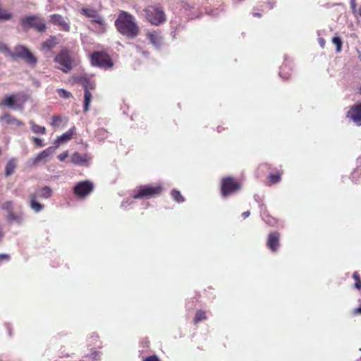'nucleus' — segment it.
Wrapping results in <instances>:
<instances>
[{"instance_id":"1","label":"nucleus","mask_w":361,"mask_h":361,"mask_svg":"<svg viewBox=\"0 0 361 361\" xmlns=\"http://www.w3.org/2000/svg\"><path fill=\"white\" fill-rule=\"evenodd\" d=\"M115 26L119 33L130 39L135 38L140 32L135 17L126 11L119 13Z\"/></svg>"},{"instance_id":"2","label":"nucleus","mask_w":361,"mask_h":361,"mask_svg":"<svg viewBox=\"0 0 361 361\" xmlns=\"http://www.w3.org/2000/svg\"><path fill=\"white\" fill-rule=\"evenodd\" d=\"M164 188L161 184L143 185L137 188L133 191V199L147 200L154 198L161 195Z\"/></svg>"},{"instance_id":"3","label":"nucleus","mask_w":361,"mask_h":361,"mask_svg":"<svg viewBox=\"0 0 361 361\" xmlns=\"http://www.w3.org/2000/svg\"><path fill=\"white\" fill-rule=\"evenodd\" d=\"M90 59L92 66L104 70L111 69L114 65L112 59L106 51H94L90 55Z\"/></svg>"},{"instance_id":"4","label":"nucleus","mask_w":361,"mask_h":361,"mask_svg":"<svg viewBox=\"0 0 361 361\" xmlns=\"http://www.w3.org/2000/svg\"><path fill=\"white\" fill-rule=\"evenodd\" d=\"M20 25L24 31H27L29 29L33 28L38 32H44L47 30L44 20L37 15L22 18L20 19Z\"/></svg>"},{"instance_id":"5","label":"nucleus","mask_w":361,"mask_h":361,"mask_svg":"<svg viewBox=\"0 0 361 361\" xmlns=\"http://www.w3.org/2000/svg\"><path fill=\"white\" fill-rule=\"evenodd\" d=\"M241 188L240 182L235 178L226 176L221 179L220 191L223 197H227L239 191Z\"/></svg>"},{"instance_id":"6","label":"nucleus","mask_w":361,"mask_h":361,"mask_svg":"<svg viewBox=\"0 0 361 361\" xmlns=\"http://www.w3.org/2000/svg\"><path fill=\"white\" fill-rule=\"evenodd\" d=\"M8 55L13 59L20 58L30 65L35 66L37 63V58L30 52V51L25 46H17L15 47L14 51H11L8 49Z\"/></svg>"},{"instance_id":"7","label":"nucleus","mask_w":361,"mask_h":361,"mask_svg":"<svg viewBox=\"0 0 361 361\" xmlns=\"http://www.w3.org/2000/svg\"><path fill=\"white\" fill-rule=\"evenodd\" d=\"M80 13L87 18H91L92 23L98 24V30L99 32L104 33L106 31V23L95 8L84 7L80 10Z\"/></svg>"},{"instance_id":"8","label":"nucleus","mask_w":361,"mask_h":361,"mask_svg":"<svg viewBox=\"0 0 361 361\" xmlns=\"http://www.w3.org/2000/svg\"><path fill=\"white\" fill-rule=\"evenodd\" d=\"M146 18L152 25H159L166 20V15L162 8L157 6H149L145 9Z\"/></svg>"},{"instance_id":"9","label":"nucleus","mask_w":361,"mask_h":361,"mask_svg":"<svg viewBox=\"0 0 361 361\" xmlns=\"http://www.w3.org/2000/svg\"><path fill=\"white\" fill-rule=\"evenodd\" d=\"M94 183L89 180L78 182L73 188V194L79 199L84 200L94 190Z\"/></svg>"},{"instance_id":"10","label":"nucleus","mask_w":361,"mask_h":361,"mask_svg":"<svg viewBox=\"0 0 361 361\" xmlns=\"http://www.w3.org/2000/svg\"><path fill=\"white\" fill-rule=\"evenodd\" d=\"M54 61L60 64L59 68L63 72L68 73L73 68V59L71 51L66 49L61 50L56 56Z\"/></svg>"},{"instance_id":"11","label":"nucleus","mask_w":361,"mask_h":361,"mask_svg":"<svg viewBox=\"0 0 361 361\" xmlns=\"http://www.w3.org/2000/svg\"><path fill=\"white\" fill-rule=\"evenodd\" d=\"M1 208L8 212L7 219L10 222H16L20 224L23 221V213L16 214L13 212V202L12 201H6L2 204Z\"/></svg>"},{"instance_id":"12","label":"nucleus","mask_w":361,"mask_h":361,"mask_svg":"<svg viewBox=\"0 0 361 361\" xmlns=\"http://www.w3.org/2000/svg\"><path fill=\"white\" fill-rule=\"evenodd\" d=\"M281 234L277 231L271 232L268 235L267 246L273 252L278 251L280 246Z\"/></svg>"},{"instance_id":"13","label":"nucleus","mask_w":361,"mask_h":361,"mask_svg":"<svg viewBox=\"0 0 361 361\" xmlns=\"http://www.w3.org/2000/svg\"><path fill=\"white\" fill-rule=\"evenodd\" d=\"M50 22L55 25H58L59 29L64 32H69L70 23L67 22L60 14H52L50 16Z\"/></svg>"},{"instance_id":"14","label":"nucleus","mask_w":361,"mask_h":361,"mask_svg":"<svg viewBox=\"0 0 361 361\" xmlns=\"http://www.w3.org/2000/svg\"><path fill=\"white\" fill-rule=\"evenodd\" d=\"M347 117L350 118L356 125L361 126V102L350 109L347 113Z\"/></svg>"},{"instance_id":"15","label":"nucleus","mask_w":361,"mask_h":361,"mask_svg":"<svg viewBox=\"0 0 361 361\" xmlns=\"http://www.w3.org/2000/svg\"><path fill=\"white\" fill-rule=\"evenodd\" d=\"M19 98V94H8L0 103V106H6L10 109H16L17 107V102Z\"/></svg>"},{"instance_id":"16","label":"nucleus","mask_w":361,"mask_h":361,"mask_svg":"<svg viewBox=\"0 0 361 361\" xmlns=\"http://www.w3.org/2000/svg\"><path fill=\"white\" fill-rule=\"evenodd\" d=\"M71 161L75 165H84L88 162L87 154L74 152L71 156Z\"/></svg>"},{"instance_id":"17","label":"nucleus","mask_w":361,"mask_h":361,"mask_svg":"<svg viewBox=\"0 0 361 361\" xmlns=\"http://www.w3.org/2000/svg\"><path fill=\"white\" fill-rule=\"evenodd\" d=\"M146 36L147 38L149 40L150 43L155 47H159L161 46L162 42V37L158 32H147Z\"/></svg>"},{"instance_id":"18","label":"nucleus","mask_w":361,"mask_h":361,"mask_svg":"<svg viewBox=\"0 0 361 361\" xmlns=\"http://www.w3.org/2000/svg\"><path fill=\"white\" fill-rule=\"evenodd\" d=\"M0 121L4 122L7 125H16L17 126H21L23 125V123L21 121L17 119L8 113H5L0 116Z\"/></svg>"},{"instance_id":"19","label":"nucleus","mask_w":361,"mask_h":361,"mask_svg":"<svg viewBox=\"0 0 361 361\" xmlns=\"http://www.w3.org/2000/svg\"><path fill=\"white\" fill-rule=\"evenodd\" d=\"M75 128L73 126L70 128L67 132L63 133L61 136L58 137L56 140V143L59 145L61 144H63L69 140H71L73 137V135L75 133Z\"/></svg>"},{"instance_id":"20","label":"nucleus","mask_w":361,"mask_h":361,"mask_svg":"<svg viewBox=\"0 0 361 361\" xmlns=\"http://www.w3.org/2000/svg\"><path fill=\"white\" fill-rule=\"evenodd\" d=\"M56 149V147H49L43 150L42 152L37 155L34 160V164H38L41 161L44 160L45 159L49 157L51 154H52L54 152Z\"/></svg>"},{"instance_id":"21","label":"nucleus","mask_w":361,"mask_h":361,"mask_svg":"<svg viewBox=\"0 0 361 361\" xmlns=\"http://www.w3.org/2000/svg\"><path fill=\"white\" fill-rule=\"evenodd\" d=\"M58 44L56 36H50L47 40L42 44V49L51 50Z\"/></svg>"},{"instance_id":"22","label":"nucleus","mask_w":361,"mask_h":361,"mask_svg":"<svg viewBox=\"0 0 361 361\" xmlns=\"http://www.w3.org/2000/svg\"><path fill=\"white\" fill-rule=\"evenodd\" d=\"M30 207L36 212H40L43 208L44 205L37 201V195L35 193L30 195Z\"/></svg>"},{"instance_id":"23","label":"nucleus","mask_w":361,"mask_h":361,"mask_svg":"<svg viewBox=\"0 0 361 361\" xmlns=\"http://www.w3.org/2000/svg\"><path fill=\"white\" fill-rule=\"evenodd\" d=\"M29 124L31 128V130L35 134H46V128L44 126H39L35 123L34 121H30Z\"/></svg>"},{"instance_id":"24","label":"nucleus","mask_w":361,"mask_h":361,"mask_svg":"<svg viewBox=\"0 0 361 361\" xmlns=\"http://www.w3.org/2000/svg\"><path fill=\"white\" fill-rule=\"evenodd\" d=\"M92 99V95L90 91H85L84 92V105L83 111L87 112L90 109V105Z\"/></svg>"},{"instance_id":"25","label":"nucleus","mask_w":361,"mask_h":361,"mask_svg":"<svg viewBox=\"0 0 361 361\" xmlns=\"http://www.w3.org/2000/svg\"><path fill=\"white\" fill-rule=\"evenodd\" d=\"M206 319H207L206 312L202 310H199L196 312V313L195 314V317L193 319L194 324L196 325L200 322L205 320Z\"/></svg>"},{"instance_id":"26","label":"nucleus","mask_w":361,"mask_h":361,"mask_svg":"<svg viewBox=\"0 0 361 361\" xmlns=\"http://www.w3.org/2000/svg\"><path fill=\"white\" fill-rule=\"evenodd\" d=\"M16 166V163H15L14 160H13V159L10 160L6 164V167H5V175H6V176H11L14 172Z\"/></svg>"},{"instance_id":"27","label":"nucleus","mask_w":361,"mask_h":361,"mask_svg":"<svg viewBox=\"0 0 361 361\" xmlns=\"http://www.w3.org/2000/svg\"><path fill=\"white\" fill-rule=\"evenodd\" d=\"M37 192H38V195L39 197H44V198H49L51 197L52 191H51V188H49L48 186H44V187L39 189Z\"/></svg>"},{"instance_id":"28","label":"nucleus","mask_w":361,"mask_h":361,"mask_svg":"<svg viewBox=\"0 0 361 361\" xmlns=\"http://www.w3.org/2000/svg\"><path fill=\"white\" fill-rule=\"evenodd\" d=\"M172 198L177 202L181 203L185 201V198L180 194V192L176 189H173L171 192Z\"/></svg>"},{"instance_id":"29","label":"nucleus","mask_w":361,"mask_h":361,"mask_svg":"<svg viewBox=\"0 0 361 361\" xmlns=\"http://www.w3.org/2000/svg\"><path fill=\"white\" fill-rule=\"evenodd\" d=\"M85 91H90L91 90H94L95 88L94 82H92L90 80L87 78H84L81 82Z\"/></svg>"},{"instance_id":"30","label":"nucleus","mask_w":361,"mask_h":361,"mask_svg":"<svg viewBox=\"0 0 361 361\" xmlns=\"http://www.w3.org/2000/svg\"><path fill=\"white\" fill-rule=\"evenodd\" d=\"M282 173L277 172L276 173H270L268 176L269 181L271 184L279 183L281 179Z\"/></svg>"},{"instance_id":"31","label":"nucleus","mask_w":361,"mask_h":361,"mask_svg":"<svg viewBox=\"0 0 361 361\" xmlns=\"http://www.w3.org/2000/svg\"><path fill=\"white\" fill-rule=\"evenodd\" d=\"M332 42L336 45V50L337 53H340L342 49L343 42L341 37L335 36L332 39Z\"/></svg>"},{"instance_id":"32","label":"nucleus","mask_w":361,"mask_h":361,"mask_svg":"<svg viewBox=\"0 0 361 361\" xmlns=\"http://www.w3.org/2000/svg\"><path fill=\"white\" fill-rule=\"evenodd\" d=\"M56 92L60 97L63 99H69L72 97V94L70 92L62 88L56 90Z\"/></svg>"},{"instance_id":"33","label":"nucleus","mask_w":361,"mask_h":361,"mask_svg":"<svg viewBox=\"0 0 361 361\" xmlns=\"http://www.w3.org/2000/svg\"><path fill=\"white\" fill-rule=\"evenodd\" d=\"M12 18V14L6 10L0 8V20H8Z\"/></svg>"},{"instance_id":"34","label":"nucleus","mask_w":361,"mask_h":361,"mask_svg":"<svg viewBox=\"0 0 361 361\" xmlns=\"http://www.w3.org/2000/svg\"><path fill=\"white\" fill-rule=\"evenodd\" d=\"M353 278L355 281V287L358 290L361 289V279L360 277V274L357 271H355L353 274Z\"/></svg>"},{"instance_id":"35","label":"nucleus","mask_w":361,"mask_h":361,"mask_svg":"<svg viewBox=\"0 0 361 361\" xmlns=\"http://www.w3.org/2000/svg\"><path fill=\"white\" fill-rule=\"evenodd\" d=\"M62 121V118L60 116L54 115L52 116V121L51 125L53 127L59 126L61 122Z\"/></svg>"},{"instance_id":"36","label":"nucleus","mask_w":361,"mask_h":361,"mask_svg":"<svg viewBox=\"0 0 361 361\" xmlns=\"http://www.w3.org/2000/svg\"><path fill=\"white\" fill-rule=\"evenodd\" d=\"M32 141L34 142V144L35 145L36 147H43V146H44V144L42 140L40 139V138H38V137H32Z\"/></svg>"},{"instance_id":"37","label":"nucleus","mask_w":361,"mask_h":361,"mask_svg":"<svg viewBox=\"0 0 361 361\" xmlns=\"http://www.w3.org/2000/svg\"><path fill=\"white\" fill-rule=\"evenodd\" d=\"M68 157V152L65 151L58 155L57 158L59 161H63Z\"/></svg>"},{"instance_id":"38","label":"nucleus","mask_w":361,"mask_h":361,"mask_svg":"<svg viewBox=\"0 0 361 361\" xmlns=\"http://www.w3.org/2000/svg\"><path fill=\"white\" fill-rule=\"evenodd\" d=\"M143 361H160L156 355H150L144 359Z\"/></svg>"},{"instance_id":"39","label":"nucleus","mask_w":361,"mask_h":361,"mask_svg":"<svg viewBox=\"0 0 361 361\" xmlns=\"http://www.w3.org/2000/svg\"><path fill=\"white\" fill-rule=\"evenodd\" d=\"M10 259V256L7 254H0V262L3 261H8Z\"/></svg>"},{"instance_id":"40","label":"nucleus","mask_w":361,"mask_h":361,"mask_svg":"<svg viewBox=\"0 0 361 361\" xmlns=\"http://www.w3.org/2000/svg\"><path fill=\"white\" fill-rule=\"evenodd\" d=\"M350 6L353 10V12L355 13L356 11V4L354 0H352L350 2Z\"/></svg>"},{"instance_id":"41","label":"nucleus","mask_w":361,"mask_h":361,"mask_svg":"<svg viewBox=\"0 0 361 361\" xmlns=\"http://www.w3.org/2000/svg\"><path fill=\"white\" fill-rule=\"evenodd\" d=\"M250 215V212L247 211V212H244L243 214H242V216L244 218V219H246Z\"/></svg>"},{"instance_id":"42","label":"nucleus","mask_w":361,"mask_h":361,"mask_svg":"<svg viewBox=\"0 0 361 361\" xmlns=\"http://www.w3.org/2000/svg\"><path fill=\"white\" fill-rule=\"evenodd\" d=\"M353 312L355 314H361V306L355 309Z\"/></svg>"},{"instance_id":"43","label":"nucleus","mask_w":361,"mask_h":361,"mask_svg":"<svg viewBox=\"0 0 361 361\" xmlns=\"http://www.w3.org/2000/svg\"><path fill=\"white\" fill-rule=\"evenodd\" d=\"M224 129H225V128H223L222 126H218V127H217V131H218L219 133H221V132L222 130H224Z\"/></svg>"},{"instance_id":"44","label":"nucleus","mask_w":361,"mask_h":361,"mask_svg":"<svg viewBox=\"0 0 361 361\" xmlns=\"http://www.w3.org/2000/svg\"><path fill=\"white\" fill-rule=\"evenodd\" d=\"M358 57L361 60V51L357 50Z\"/></svg>"},{"instance_id":"45","label":"nucleus","mask_w":361,"mask_h":361,"mask_svg":"<svg viewBox=\"0 0 361 361\" xmlns=\"http://www.w3.org/2000/svg\"><path fill=\"white\" fill-rule=\"evenodd\" d=\"M253 15L258 17L261 16V14L259 13H254Z\"/></svg>"},{"instance_id":"46","label":"nucleus","mask_w":361,"mask_h":361,"mask_svg":"<svg viewBox=\"0 0 361 361\" xmlns=\"http://www.w3.org/2000/svg\"><path fill=\"white\" fill-rule=\"evenodd\" d=\"M359 92L361 94V86H360V90H359Z\"/></svg>"}]
</instances>
